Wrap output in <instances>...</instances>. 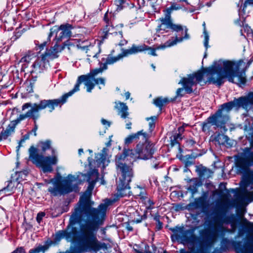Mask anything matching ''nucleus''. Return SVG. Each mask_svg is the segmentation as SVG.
<instances>
[{
	"label": "nucleus",
	"mask_w": 253,
	"mask_h": 253,
	"mask_svg": "<svg viewBox=\"0 0 253 253\" xmlns=\"http://www.w3.org/2000/svg\"><path fill=\"white\" fill-rule=\"evenodd\" d=\"M108 149L104 148L102 153L97 154L93 161L94 168H90L85 176L88 186L86 190L81 195L79 201L70 216L69 221L72 225L79 224V229L73 227L68 230H59L55 235V241L65 238L68 242L76 239L81 248L85 252H97L106 248L104 243L99 241L97 233L105 219L108 205L100 204L97 208H93L94 202L91 201L92 191L98 180L99 172L96 168L102 167L104 169L109 161L107 158Z\"/></svg>",
	"instance_id": "1"
},
{
	"label": "nucleus",
	"mask_w": 253,
	"mask_h": 253,
	"mask_svg": "<svg viewBox=\"0 0 253 253\" xmlns=\"http://www.w3.org/2000/svg\"><path fill=\"white\" fill-rule=\"evenodd\" d=\"M211 220L214 224H211V220L205 222L207 226L200 231V238L195 234L196 227L187 230L183 226H176L171 228L172 232V239L180 241L183 243L195 244L199 241V247L189 248V251L181 250L180 253H209L211 248L213 246L218 237L223 238L227 231L224 224H230L232 228L235 226L237 219L234 214L225 216L223 213H215L212 217Z\"/></svg>",
	"instance_id": "2"
},
{
	"label": "nucleus",
	"mask_w": 253,
	"mask_h": 253,
	"mask_svg": "<svg viewBox=\"0 0 253 253\" xmlns=\"http://www.w3.org/2000/svg\"><path fill=\"white\" fill-rule=\"evenodd\" d=\"M243 63L241 61L236 62L219 60L214 61L211 67L190 74L187 78H182L178 84H182L183 87L177 89L176 97L183 96L184 90L187 94L192 93L193 91L192 86L203 81L204 73L207 77V81L204 82V84L208 82L220 87L227 79L230 83L244 84L246 82L245 74L240 71Z\"/></svg>",
	"instance_id": "3"
},
{
	"label": "nucleus",
	"mask_w": 253,
	"mask_h": 253,
	"mask_svg": "<svg viewBox=\"0 0 253 253\" xmlns=\"http://www.w3.org/2000/svg\"><path fill=\"white\" fill-rule=\"evenodd\" d=\"M154 151L151 145L139 143L134 150H125L123 154H118L116 156L117 169L121 173L117 187L118 196L125 197L130 195L129 183L133 176V171L132 168L125 163L126 158L130 157L134 160L140 159L146 160L152 158Z\"/></svg>",
	"instance_id": "4"
},
{
	"label": "nucleus",
	"mask_w": 253,
	"mask_h": 253,
	"mask_svg": "<svg viewBox=\"0 0 253 253\" xmlns=\"http://www.w3.org/2000/svg\"><path fill=\"white\" fill-rule=\"evenodd\" d=\"M60 105V101L57 99L42 100L39 103H31L30 102L24 103L22 106V110L24 111L29 107L30 109L25 114H20L17 118L11 122L15 126L21 121L26 118L33 120H38L40 117V111L47 108L49 112H52L55 108Z\"/></svg>",
	"instance_id": "5"
},
{
	"label": "nucleus",
	"mask_w": 253,
	"mask_h": 253,
	"mask_svg": "<svg viewBox=\"0 0 253 253\" xmlns=\"http://www.w3.org/2000/svg\"><path fill=\"white\" fill-rule=\"evenodd\" d=\"M76 181V177L71 174H69L64 178H62L59 175L50 180L53 186L49 187L48 191L52 196L64 195L73 191H76L78 186L74 183Z\"/></svg>",
	"instance_id": "6"
},
{
	"label": "nucleus",
	"mask_w": 253,
	"mask_h": 253,
	"mask_svg": "<svg viewBox=\"0 0 253 253\" xmlns=\"http://www.w3.org/2000/svg\"><path fill=\"white\" fill-rule=\"evenodd\" d=\"M29 159L37 167L41 168L43 172H51L52 170V165L57 164L58 159L55 154V150L52 149V156H45L39 155L37 149L34 146H31L29 149Z\"/></svg>",
	"instance_id": "7"
},
{
	"label": "nucleus",
	"mask_w": 253,
	"mask_h": 253,
	"mask_svg": "<svg viewBox=\"0 0 253 253\" xmlns=\"http://www.w3.org/2000/svg\"><path fill=\"white\" fill-rule=\"evenodd\" d=\"M253 149V142L251 144ZM237 166L245 172L246 186L253 189V152L247 158L240 157L237 161Z\"/></svg>",
	"instance_id": "8"
},
{
	"label": "nucleus",
	"mask_w": 253,
	"mask_h": 253,
	"mask_svg": "<svg viewBox=\"0 0 253 253\" xmlns=\"http://www.w3.org/2000/svg\"><path fill=\"white\" fill-rule=\"evenodd\" d=\"M229 120V117L222 114V110H218L213 115L210 116L204 122L202 125V131L209 132L211 126H214L217 128H220L224 131L227 129L225 127V124Z\"/></svg>",
	"instance_id": "9"
},
{
	"label": "nucleus",
	"mask_w": 253,
	"mask_h": 253,
	"mask_svg": "<svg viewBox=\"0 0 253 253\" xmlns=\"http://www.w3.org/2000/svg\"><path fill=\"white\" fill-rule=\"evenodd\" d=\"M95 78L92 77L88 74L79 76L73 89L68 93L62 96L60 98L57 99L60 101V105L64 104L66 101L69 96H71L75 92L79 91L80 89V85L83 82H84V85L86 86L87 91L90 92L95 86Z\"/></svg>",
	"instance_id": "10"
},
{
	"label": "nucleus",
	"mask_w": 253,
	"mask_h": 253,
	"mask_svg": "<svg viewBox=\"0 0 253 253\" xmlns=\"http://www.w3.org/2000/svg\"><path fill=\"white\" fill-rule=\"evenodd\" d=\"M246 220L247 231L251 234L248 239L251 237L252 242H246L243 244L241 241L234 242L233 246L236 253H253V222Z\"/></svg>",
	"instance_id": "11"
},
{
	"label": "nucleus",
	"mask_w": 253,
	"mask_h": 253,
	"mask_svg": "<svg viewBox=\"0 0 253 253\" xmlns=\"http://www.w3.org/2000/svg\"><path fill=\"white\" fill-rule=\"evenodd\" d=\"M73 28L72 25L69 24H62L59 27H53L50 30L48 35V39L56 34L55 39L56 42H60L64 39H68L71 36V29Z\"/></svg>",
	"instance_id": "12"
},
{
	"label": "nucleus",
	"mask_w": 253,
	"mask_h": 253,
	"mask_svg": "<svg viewBox=\"0 0 253 253\" xmlns=\"http://www.w3.org/2000/svg\"><path fill=\"white\" fill-rule=\"evenodd\" d=\"M250 99L245 97H241L237 99H235L233 101H230L227 103H224L221 106L222 114L223 111L225 110L227 112L230 111L233 107H242L243 108H247L250 103L253 104V92L249 96ZM227 116V115H226Z\"/></svg>",
	"instance_id": "13"
},
{
	"label": "nucleus",
	"mask_w": 253,
	"mask_h": 253,
	"mask_svg": "<svg viewBox=\"0 0 253 253\" xmlns=\"http://www.w3.org/2000/svg\"><path fill=\"white\" fill-rule=\"evenodd\" d=\"M171 30L172 31L179 32L180 31H184L185 35L182 37H176L174 40H169L166 42L161 47H159L158 48H165L166 47H170L177 43V42H180L183 41L184 40H188L190 39V36L188 34V29L186 26H182L179 24H175L172 22Z\"/></svg>",
	"instance_id": "14"
},
{
	"label": "nucleus",
	"mask_w": 253,
	"mask_h": 253,
	"mask_svg": "<svg viewBox=\"0 0 253 253\" xmlns=\"http://www.w3.org/2000/svg\"><path fill=\"white\" fill-rule=\"evenodd\" d=\"M115 19V15L111 12L107 11L104 15L103 21L105 26L103 29L102 35L101 38L103 40L107 39L109 35H113L115 31V28L114 27L113 22Z\"/></svg>",
	"instance_id": "15"
},
{
	"label": "nucleus",
	"mask_w": 253,
	"mask_h": 253,
	"mask_svg": "<svg viewBox=\"0 0 253 253\" xmlns=\"http://www.w3.org/2000/svg\"><path fill=\"white\" fill-rule=\"evenodd\" d=\"M162 45H161L160 46H158L156 48H155L149 47L145 44L139 45L133 44L130 48L126 49L124 52V54L126 56H128L129 55L134 54L138 52H141L145 50H149V51L148 52V54L153 56H157V54L156 53V49H159L160 48H158L159 47H161Z\"/></svg>",
	"instance_id": "16"
},
{
	"label": "nucleus",
	"mask_w": 253,
	"mask_h": 253,
	"mask_svg": "<svg viewBox=\"0 0 253 253\" xmlns=\"http://www.w3.org/2000/svg\"><path fill=\"white\" fill-rule=\"evenodd\" d=\"M47 60L45 58V55H41L40 57H38L32 65L30 70L31 74L33 77L37 78L38 74L42 72L45 69V64Z\"/></svg>",
	"instance_id": "17"
},
{
	"label": "nucleus",
	"mask_w": 253,
	"mask_h": 253,
	"mask_svg": "<svg viewBox=\"0 0 253 253\" xmlns=\"http://www.w3.org/2000/svg\"><path fill=\"white\" fill-rule=\"evenodd\" d=\"M79 49L83 51H85L87 53L88 51H91L92 53L87 54L88 56H92L93 57H97V55L99 53L100 49L98 45L95 44V42L91 43L88 41H84L79 42L77 45Z\"/></svg>",
	"instance_id": "18"
},
{
	"label": "nucleus",
	"mask_w": 253,
	"mask_h": 253,
	"mask_svg": "<svg viewBox=\"0 0 253 253\" xmlns=\"http://www.w3.org/2000/svg\"><path fill=\"white\" fill-rule=\"evenodd\" d=\"M23 174H24L25 176L26 175L24 171L17 172L14 174V175H12L11 179L8 181L7 186L4 187L2 190L10 192L9 194L13 193L20 183L21 181L18 177L22 176Z\"/></svg>",
	"instance_id": "19"
},
{
	"label": "nucleus",
	"mask_w": 253,
	"mask_h": 253,
	"mask_svg": "<svg viewBox=\"0 0 253 253\" xmlns=\"http://www.w3.org/2000/svg\"><path fill=\"white\" fill-rule=\"evenodd\" d=\"M125 50L126 49H123L122 54H120L117 56H113L109 54L107 55L105 57L102 58V62L100 63L102 64L103 69H107V65L113 64L120 60L123 57L126 56L124 54V52Z\"/></svg>",
	"instance_id": "20"
},
{
	"label": "nucleus",
	"mask_w": 253,
	"mask_h": 253,
	"mask_svg": "<svg viewBox=\"0 0 253 253\" xmlns=\"http://www.w3.org/2000/svg\"><path fill=\"white\" fill-rule=\"evenodd\" d=\"M160 22L157 29L158 33H163V32H168L171 29L172 19L166 17H161L159 19Z\"/></svg>",
	"instance_id": "21"
},
{
	"label": "nucleus",
	"mask_w": 253,
	"mask_h": 253,
	"mask_svg": "<svg viewBox=\"0 0 253 253\" xmlns=\"http://www.w3.org/2000/svg\"><path fill=\"white\" fill-rule=\"evenodd\" d=\"M228 139L226 135L221 134L219 133H215L211 137V141L213 142L216 146H220L221 145H224Z\"/></svg>",
	"instance_id": "22"
},
{
	"label": "nucleus",
	"mask_w": 253,
	"mask_h": 253,
	"mask_svg": "<svg viewBox=\"0 0 253 253\" xmlns=\"http://www.w3.org/2000/svg\"><path fill=\"white\" fill-rule=\"evenodd\" d=\"M115 108L118 110V114L122 118H127L129 115L128 107L125 103L121 102H116Z\"/></svg>",
	"instance_id": "23"
},
{
	"label": "nucleus",
	"mask_w": 253,
	"mask_h": 253,
	"mask_svg": "<svg viewBox=\"0 0 253 253\" xmlns=\"http://www.w3.org/2000/svg\"><path fill=\"white\" fill-rule=\"evenodd\" d=\"M182 7L176 2H172L169 7H167L163 10L165 17L171 19V14L173 11L181 9Z\"/></svg>",
	"instance_id": "24"
},
{
	"label": "nucleus",
	"mask_w": 253,
	"mask_h": 253,
	"mask_svg": "<svg viewBox=\"0 0 253 253\" xmlns=\"http://www.w3.org/2000/svg\"><path fill=\"white\" fill-rule=\"evenodd\" d=\"M196 171L201 178L208 179L210 177H211L213 172L210 169H207L205 167H199L197 169Z\"/></svg>",
	"instance_id": "25"
},
{
	"label": "nucleus",
	"mask_w": 253,
	"mask_h": 253,
	"mask_svg": "<svg viewBox=\"0 0 253 253\" xmlns=\"http://www.w3.org/2000/svg\"><path fill=\"white\" fill-rule=\"evenodd\" d=\"M191 184L188 188V190L194 195L198 192V189L202 186V181L198 178H192L190 180Z\"/></svg>",
	"instance_id": "26"
},
{
	"label": "nucleus",
	"mask_w": 253,
	"mask_h": 253,
	"mask_svg": "<svg viewBox=\"0 0 253 253\" xmlns=\"http://www.w3.org/2000/svg\"><path fill=\"white\" fill-rule=\"evenodd\" d=\"M16 126L11 122L8 125L6 128L3 129L0 133V140L6 139L14 132Z\"/></svg>",
	"instance_id": "27"
},
{
	"label": "nucleus",
	"mask_w": 253,
	"mask_h": 253,
	"mask_svg": "<svg viewBox=\"0 0 253 253\" xmlns=\"http://www.w3.org/2000/svg\"><path fill=\"white\" fill-rule=\"evenodd\" d=\"M142 137V140L146 141L147 140V135L146 133H142V131H138L136 133L129 135L128 137L126 138L125 143L126 144L131 143L133 140L139 139V137Z\"/></svg>",
	"instance_id": "28"
},
{
	"label": "nucleus",
	"mask_w": 253,
	"mask_h": 253,
	"mask_svg": "<svg viewBox=\"0 0 253 253\" xmlns=\"http://www.w3.org/2000/svg\"><path fill=\"white\" fill-rule=\"evenodd\" d=\"M52 243L53 242L51 240L48 239L45 242L43 245L40 244L34 249L38 253H40L41 252L44 253L45 251L48 250Z\"/></svg>",
	"instance_id": "29"
},
{
	"label": "nucleus",
	"mask_w": 253,
	"mask_h": 253,
	"mask_svg": "<svg viewBox=\"0 0 253 253\" xmlns=\"http://www.w3.org/2000/svg\"><path fill=\"white\" fill-rule=\"evenodd\" d=\"M169 102V100L168 98H163L159 97L155 99L153 101L154 104L160 110H162L163 107L167 104Z\"/></svg>",
	"instance_id": "30"
},
{
	"label": "nucleus",
	"mask_w": 253,
	"mask_h": 253,
	"mask_svg": "<svg viewBox=\"0 0 253 253\" xmlns=\"http://www.w3.org/2000/svg\"><path fill=\"white\" fill-rule=\"evenodd\" d=\"M60 51V50L58 49H55L51 47L50 49H46L44 54H42V55H45V58L47 57H50L51 58H55L57 57V53Z\"/></svg>",
	"instance_id": "31"
},
{
	"label": "nucleus",
	"mask_w": 253,
	"mask_h": 253,
	"mask_svg": "<svg viewBox=\"0 0 253 253\" xmlns=\"http://www.w3.org/2000/svg\"><path fill=\"white\" fill-rule=\"evenodd\" d=\"M114 33L112 35L114 36L116 40L119 41L118 44L120 46H122L125 45L127 43V41L123 39L122 31L117 32L116 31H114Z\"/></svg>",
	"instance_id": "32"
},
{
	"label": "nucleus",
	"mask_w": 253,
	"mask_h": 253,
	"mask_svg": "<svg viewBox=\"0 0 253 253\" xmlns=\"http://www.w3.org/2000/svg\"><path fill=\"white\" fill-rule=\"evenodd\" d=\"M50 41L49 39H47L46 41H44L42 43H39V41H35V44L36 45L35 49L36 50H39V52H40L41 51L43 50L44 49L47 48V44L49 43V41Z\"/></svg>",
	"instance_id": "33"
},
{
	"label": "nucleus",
	"mask_w": 253,
	"mask_h": 253,
	"mask_svg": "<svg viewBox=\"0 0 253 253\" xmlns=\"http://www.w3.org/2000/svg\"><path fill=\"white\" fill-rule=\"evenodd\" d=\"M182 137L180 136V134H174L170 137V145L174 146L178 145L179 146V141L181 140Z\"/></svg>",
	"instance_id": "34"
},
{
	"label": "nucleus",
	"mask_w": 253,
	"mask_h": 253,
	"mask_svg": "<svg viewBox=\"0 0 253 253\" xmlns=\"http://www.w3.org/2000/svg\"><path fill=\"white\" fill-rule=\"evenodd\" d=\"M180 1H184L187 4L191 5L194 9H198L201 6L200 0H180Z\"/></svg>",
	"instance_id": "35"
},
{
	"label": "nucleus",
	"mask_w": 253,
	"mask_h": 253,
	"mask_svg": "<svg viewBox=\"0 0 253 253\" xmlns=\"http://www.w3.org/2000/svg\"><path fill=\"white\" fill-rule=\"evenodd\" d=\"M230 246L229 240L225 238H223L221 241L220 250L221 251L225 252L228 250Z\"/></svg>",
	"instance_id": "36"
},
{
	"label": "nucleus",
	"mask_w": 253,
	"mask_h": 253,
	"mask_svg": "<svg viewBox=\"0 0 253 253\" xmlns=\"http://www.w3.org/2000/svg\"><path fill=\"white\" fill-rule=\"evenodd\" d=\"M99 68L91 70L88 74L92 77L95 78L96 75L102 73L103 70H106V69H103V65L100 62H99Z\"/></svg>",
	"instance_id": "37"
},
{
	"label": "nucleus",
	"mask_w": 253,
	"mask_h": 253,
	"mask_svg": "<svg viewBox=\"0 0 253 253\" xmlns=\"http://www.w3.org/2000/svg\"><path fill=\"white\" fill-rule=\"evenodd\" d=\"M157 119V116H152L150 118H147L146 120L149 121V126L150 132H152L155 127L156 121Z\"/></svg>",
	"instance_id": "38"
},
{
	"label": "nucleus",
	"mask_w": 253,
	"mask_h": 253,
	"mask_svg": "<svg viewBox=\"0 0 253 253\" xmlns=\"http://www.w3.org/2000/svg\"><path fill=\"white\" fill-rule=\"evenodd\" d=\"M253 5V0H246L243 4V9L242 10V11H241V8H242V5L240 6L239 3L237 4V6L238 7H240L239 9V15L241 14V12H243L244 14L245 13V8L247 7L248 5Z\"/></svg>",
	"instance_id": "39"
},
{
	"label": "nucleus",
	"mask_w": 253,
	"mask_h": 253,
	"mask_svg": "<svg viewBox=\"0 0 253 253\" xmlns=\"http://www.w3.org/2000/svg\"><path fill=\"white\" fill-rule=\"evenodd\" d=\"M242 194L248 201L250 202L253 201V191H249L247 190H245L242 191Z\"/></svg>",
	"instance_id": "40"
},
{
	"label": "nucleus",
	"mask_w": 253,
	"mask_h": 253,
	"mask_svg": "<svg viewBox=\"0 0 253 253\" xmlns=\"http://www.w3.org/2000/svg\"><path fill=\"white\" fill-rule=\"evenodd\" d=\"M204 201V199L202 197H200L197 199H196L195 201L189 205V206L193 207L195 209H198L200 207V205Z\"/></svg>",
	"instance_id": "41"
},
{
	"label": "nucleus",
	"mask_w": 253,
	"mask_h": 253,
	"mask_svg": "<svg viewBox=\"0 0 253 253\" xmlns=\"http://www.w3.org/2000/svg\"><path fill=\"white\" fill-rule=\"evenodd\" d=\"M125 2V0H115L114 3L117 6V10L120 11L122 10Z\"/></svg>",
	"instance_id": "42"
},
{
	"label": "nucleus",
	"mask_w": 253,
	"mask_h": 253,
	"mask_svg": "<svg viewBox=\"0 0 253 253\" xmlns=\"http://www.w3.org/2000/svg\"><path fill=\"white\" fill-rule=\"evenodd\" d=\"M51 141L46 140L45 142L41 143L42 150V151L45 152L46 150L50 148Z\"/></svg>",
	"instance_id": "43"
},
{
	"label": "nucleus",
	"mask_w": 253,
	"mask_h": 253,
	"mask_svg": "<svg viewBox=\"0 0 253 253\" xmlns=\"http://www.w3.org/2000/svg\"><path fill=\"white\" fill-rule=\"evenodd\" d=\"M34 83H32L31 81L27 82L25 84V88L27 93H30L34 91Z\"/></svg>",
	"instance_id": "44"
},
{
	"label": "nucleus",
	"mask_w": 253,
	"mask_h": 253,
	"mask_svg": "<svg viewBox=\"0 0 253 253\" xmlns=\"http://www.w3.org/2000/svg\"><path fill=\"white\" fill-rule=\"evenodd\" d=\"M38 120H33V121H34V127L33 128V129L28 133L30 134H32L33 133L34 136H36L37 135V130L38 128V126L37 125V121Z\"/></svg>",
	"instance_id": "45"
},
{
	"label": "nucleus",
	"mask_w": 253,
	"mask_h": 253,
	"mask_svg": "<svg viewBox=\"0 0 253 253\" xmlns=\"http://www.w3.org/2000/svg\"><path fill=\"white\" fill-rule=\"evenodd\" d=\"M204 35L205 38L204 44L206 48V51H207L209 47L208 43L209 41V36L208 35V33L204 34Z\"/></svg>",
	"instance_id": "46"
},
{
	"label": "nucleus",
	"mask_w": 253,
	"mask_h": 253,
	"mask_svg": "<svg viewBox=\"0 0 253 253\" xmlns=\"http://www.w3.org/2000/svg\"><path fill=\"white\" fill-rule=\"evenodd\" d=\"M155 203L151 199H148L147 201V204L146 206V209L147 210H152L154 208V205Z\"/></svg>",
	"instance_id": "47"
},
{
	"label": "nucleus",
	"mask_w": 253,
	"mask_h": 253,
	"mask_svg": "<svg viewBox=\"0 0 253 253\" xmlns=\"http://www.w3.org/2000/svg\"><path fill=\"white\" fill-rule=\"evenodd\" d=\"M44 216H45L44 212H39L38 213L37 217H36V220H37V222L40 223L42 221L43 217Z\"/></svg>",
	"instance_id": "48"
},
{
	"label": "nucleus",
	"mask_w": 253,
	"mask_h": 253,
	"mask_svg": "<svg viewBox=\"0 0 253 253\" xmlns=\"http://www.w3.org/2000/svg\"><path fill=\"white\" fill-rule=\"evenodd\" d=\"M95 84H102L103 86H104L105 84V79H104L103 78L95 79Z\"/></svg>",
	"instance_id": "49"
},
{
	"label": "nucleus",
	"mask_w": 253,
	"mask_h": 253,
	"mask_svg": "<svg viewBox=\"0 0 253 253\" xmlns=\"http://www.w3.org/2000/svg\"><path fill=\"white\" fill-rule=\"evenodd\" d=\"M31 59V56L29 54H27L21 59L20 61L21 62H29Z\"/></svg>",
	"instance_id": "50"
},
{
	"label": "nucleus",
	"mask_w": 253,
	"mask_h": 253,
	"mask_svg": "<svg viewBox=\"0 0 253 253\" xmlns=\"http://www.w3.org/2000/svg\"><path fill=\"white\" fill-rule=\"evenodd\" d=\"M11 253H26L23 247H19L13 251Z\"/></svg>",
	"instance_id": "51"
},
{
	"label": "nucleus",
	"mask_w": 253,
	"mask_h": 253,
	"mask_svg": "<svg viewBox=\"0 0 253 253\" xmlns=\"http://www.w3.org/2000/svg\"><path fill=\"white\" fill-rule=\"evenodd\" d=\"M29 138V133L26 134L23 136V138L20 140L19 142V145L18 146V147L20 146V144L22 143H23L25 142V141L27 139H28Z\"/></svg>",
	"instance_id": "52"
},
{
	"label": "nucleus",
	"mask_w": 253,
	"mask_h": 253,
	"mask_svg": "<svg viewBox=\"0 0 253 253\" xmlns=\"http://www.w3.org/2000/svg\"><path fill=\"white\" fill-rule=\"evenodd\" d=\"M186 143L188 146H193L196 143V142L193 139H189L186 141Z\"/></svg>",
	"instance_id": "53"
},
{
	"label": "nucleus",
	"mask_w": 253,
	"mask_h": 253,
	"mask_svg": "<svg viewBox=\"0 0 253 253\" xmlns=\"http://www.w3.org/2000/svg\"><path fill=\"white\" fill-rule=\"evenodd\" d=\"M146 218V216L145 214L143 215L139 218L134 219V221H135L136 223H140L142 221V220L145 219Z\"/></svg>",
	"instance_id": "54"
},
{
	"label": "nucleus",
	"mask_w": 253,
	"mask_h": 253,
	"mask_svg": "<svg viewBox=\"0 0 253 253\" xmlns=\"http://www.w3.org/2000/svg\"><path fill=\"white\" fill-rule=\"evenodd\" d=\"M184 130V127L183 126H180L177 129V131L178 132L176 133L175 134H180V136H182V134L183 133Z\"/></svg>",
	"instance_id": "55"
},
{
	"label": "nucleus",
	"mask_w": 253,
	"mask_h": 253,
	"mask_svg": "<svg viewBox=\"0 0 253 253\" xmlns=\"http://www.w3.org/2000/svg\"><path fill=\"white\" fill-rule=\"evenodd\" d=\"M101 123L102 124L104 125V126H106L107 127H110V122L107 121V120H106L105 119H101Z\"/></svg>",
	"instance_id": "56"
},
{
	"label": "nucleus",
	"mask_w": 253,
	"mask_h": 253,
	"mask_svg": "<svg viewBox=\"0 0 253 253\" xmlns=\"http://www.w3.org/2000/svg\"><path fill=\"white\" fill-rule=\"evenodd\" d=\"M160 216L159 214H156L154 216V220L155 221H156L157 223L160 221Z\"/></svg>",
	"instance_id": "57"
},
{
	"label": "nucleus",
	"mask_w": 253,
	"mask_h": 253,
	"mask_svg": "<svg viewBox=\"0 0 253 253\" xmlns=\"http://www.w3.org/2000/svg\"><path fill=\"white\" fill-rule=\"evenodd\" d=\"M163 227V223L160 221L157 223V228L158 230H160Z\"/></svg>",
	"instance_id": "58"
},
{
	"label": "nucleus",
	"mask_w": 253,
	"mask_h": 253,
	"mask_svg": "<svg viewBox=\"0 0 253 253\" xmlns=\"http://www.w3.org/2000/svg\"><path fill=\"white\" fill-rule=\"evenodd\" d=\"M139 195L141 197V199H145L147 198L146 194L145 193L141 192Z\"/></svg>",
	"instance_id": "59"
},
{
	"label": "nucleus",
	"mask_w": 253,
	"mask_h": 253,
	"mask_svg": "<svg viewBox=\"0 0 253 253\" xmlns=\"http://www.w3.org/2000/svg\"><path fill=\"white\" fill-rule=\"evenodd\" d=\"M130 95V93L128 91L126 92L125 93V96L126 97V99H128L129 98Z\"/></svg>",
	"instance_id": "60"
},
{
	"label": "nucleus",
	"mask_w": 253,
	"mask_h": 253,
	"mask_svg": "<svg viewBox=\"0 0 253 253\" xmlns=\"http://www.w3.org/2000/svg\"><path fill=\"white\" fill-rule=\"evenodd\" d=\"M203 29H204V32H203V33L204 34L208 33V32H207V31L206 30V23H205V22L203 23Z\"/></svg>",
	"instance_id": "61"
},
{
	"label": "nucleus",
	"mask_w": 253,
	"mask_h": 253,
	"mask_svg": "<svg viewBox=\"0 0 253 253\" xmlns=\"http://www.w3.org/2000/svg\"><path fill=\"white\" fill-rule=\"evenodd\" d=\"M131 123H129L126 124V128H127V129L131 128Z\"/></svg>",
	"instance_id": "62"
},
{
	"label": "nucleus",
	"mask_w": 253,
	"mask_h": 253,
	"mask_svg": "<svg viewBox=\"0 0 253 253\" xmlns=\"http://www.w3.org/2000/svg\"><path fill=\"white\" fill-rule=\"evenodd\" d=\"M53 48H55V49H59V45L57 44V42H56V43L55 44V45L52 46Z\"/></svg>",
	"instance_id": "63"
},
{
	"label": "nucleus",
	"mask_w": 253,
	"mask_h": 253,
	"mask_svg": "<svg viewBox=\"0 0 253 253\" xmlns=\"http://www.w3.org/2000/svg\"><path fill=\"white\" fill-rule=\"evenodd\" d=\"M29 253H38L35 249H31L29 251Z\"/></svg>",
	"instance_id": "64"
}]
</instances>
